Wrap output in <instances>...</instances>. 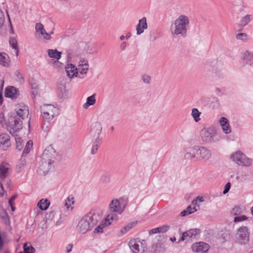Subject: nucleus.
<instances>
[{
  "label": "nucleus",
  "instance_id": "f257e3e1",
  "mask_svg": "<svg viewBox=\"0 0 253 253\" xmlns=\"http://www.w3.org/2000/svg\"><path fill=\"white\" fill-rule=\"evenodd\" d=\"M189 17L185 14L179 15L171 23L170 31L172 36H187L188 27L190 24Z\"/></svg>",
  "mask_w": 253,
  "mask_h": 253
},
{
  "label": "nucleus",
  "instance_id": "f03ea898",
  "mask_svg": "<svg viewBox=\"0 0 253 253\" xmlns=\"http://www.w3.org/2000/svg\"><path fill=\"white\" fill-rule=\"evenodd\" d=\"M94 214L88 213L79 221L77 229L82 234H84L90 230L96 223V220L93 218Z\"/></svg>",
  "mask_w": 253,
  "mask_h": 253
},
{
  "label": "nucleus",
  "instance_id": "7ed1b4c3",
  "mask_svg": "<svg viewBox=\"0 0 253 253\" xmlns=\"http://www.w3.org/2000/svg\"><path fill=\"white\" fill-rule=\"evenodd\" d=\"M250 232L248 227L242 226L238 228L235 235V242L240 245L247 244L250 240Z\"/></svg>",
  "mask_w": 253,
  "mask_h": 253
},
{
  "label": "nucleus",
  "instance_id": "20e7f679",
  "mask_svg": "<svg viewBox=\"0 0 253 253\" xmlns=\"http://www.w3.org/2000/svg\"><path fill=\"white\" fill-rule=\"evenodd\" d=\"M201 136L203 141L206 142H216L220 139V137L217 134L216 130L213 127L202 129Z\"/></svg>",
  "mask_w": 253,
  "mask_h": 253
},
{
  "label": "nucleus",
  "instance_id": "39448f33",
  "mask_svg": "<svg viewBox=\"0 0 253 253\" xmlns=\"http://www.w3.org/2000/svg\"><path fill=\"white\" fill-rule=\"evenodd\" d=\"M231 159L238 165L249 167L252 165V160L246 156L242 152L237 151L231 156Z\"/></svg>",
  "mask_w": 253,
  "mask_h": 253
},
{
  "label": "nucleus",
  "instance_id": "423d86ee",
  "mask_svg": "<svg viewBox=\"0 0 253 253\" xmlns=\"http://www.w3.org/2000/svg\"><path fill=\"white\" fill-rule=\"evenodd\" d=\"M42 117L48 122L53 118L57 113V109L52 104H44L41 107Z\"/></svg>",
  "mask_w": 253,
  "mask_h": 253
},
{
  "label": "nucleus",
  "instance_id": "0eeeda50",
  "mask_svg": "<svg viewBox=\"0 0 253 253\" xmlns=\"http://www.w3.org/2000/svg\"><path fill=\"white\" fill-rule=\"evenodd\" d=\"M129 248L133 253H142L147 248L146 241L138 239H132L129 242Z\"/></svg>",
  "mask_w": 253,
  "mask_h": 253
},
{
  "label": "nucleus",
  "instance_id": "6e6552de",
  "mask_svg": "<svg viewBox=\"0 0 253 253\" xmlns=\"http://www.w3.org/2000/svg\"><path fill=\"white\" fill-rule=\"evenodd\" d=\"M9 127L12 130L10 131L11 134L18 131L22 128V121L17 116L11 117L9 120Z\"/></svg>",
  "mask_w": 253,
  "mask_h": 253
},
{
  "label": "nucleus",
  "instance_id": "1a4fd4ad",
  "mask_svg": "<svg viewBox=\"0 0 253 253\" xmlns=\"http://www.w3.org/2000/svg\"><path fill=\"white\" fill-rule=\"evenodd\" d=\"M57 154L52 146L49 145L44 150L42 158L45 161H50L54 163Z\"/></svg>",
  "mask_w": 253,
  "mask_h": 253
},
{
  "label": "nucleus",
  "instance_id": "9d476101",
  "mask_svg": "<svg viewBox=\"0 0 253 253\" xmlns=\"http://www.w3.org/2000/svg\"><path fill=\"white\" fill-rule=\"evenodd\" d=\"M53 163L48 161L43 160L41 158V162L39 167L38 172L40 174H46L52 168V164Z\"/></svg>",
  "mask_w": 253,
  "mask_h": 253
},
{
  "label": "nucleus",
  "instance_id": "9b49d317",
  "mask_svg": "<svg viewBox=\"0 0 253 253\" xmlns=\"http://www.w3.org/2000/svg\"><path fill=\"white\" fill-rule=\"evenodd\" d=\"M199 151V146L189 147L185 150L184 158L187 160H191L195 158H198Z\"/></svg>",
  "mask_w": 253,
  "mask_h": 253
},
{
  "label": "nucleus",
  "instance_id": "f8f14e48",
  "mask_svg": "<svg viewBox=\"0 0 253 253\" xmlns=\"http://www.w3.org/2000/svg\"><path fill=\"white\" fill-rule=\"evenodd\" d=\"M109 209L113 212L121 214L124 210V207L122 208L119 200L115 199L111 201Z\"/></svg>",
  "mask_w": 253,
  "mask_h": 253
},
{
  "label": "nucleus",
  "instance_id": "ddd939ff",
  "mask_svg": "<svg viewBox=\"0 0 253 253\" xmlns=\"http://www.w3.org/2000/svg\"><path fill=\"white\" fill-rule=\"evenodd\" d=\"M66 72L67 73V76L72 79L74 77H79L81 79H83V77H80L79 75V72L78 71L77 68L76 66L73 64H67L66 67Z\"/></svg>",
  "mask_w": 253,
  "mask_h": 253
},
{
  "label": "nucleus",
  "instance_id": "4468645a",
  "mask_svg": "<svg viewBox=\"0 0 253 253\" xmlns=\"http://www.w3.org/2000/svg\"><path fill=\"white\" fill-rule=\"evenodd\" d=\"M101 124L99 122H95L91 126L90 135L95 138H99V135L102 131Z\"/></svg>",
  "mask_w": 253,
  "mask_h": 253
},
{
  "label": "nucleus",
  "instance_id": "2eb2a0df",
  "mask_svg": "<svg viewBox=\"0 0 253 253\" xmlns=\"http://www.w3.org/2000/svg\"><path fill=\"white\" fill-rule=\"evenodd\" d=\"M211 153L210 150L205 147L199 146L198 159L207 161L211 158Z\"/></svg>",
  "mask_w": 253,
  "mask_h": 253
},
{
  "label": "nucleus",
  "instance_id": "dca6fc26",
  "mask_svg": "<svg viewBox=\"0 0 253 253\" xmlns=\"http://www.w3.org/2000/svg\"><path fill=\"white\" fill-rule=\"evenodd\" d=\"M11 169V166L6 162H2L0 164V178L4 179L8 176Z\"/></svg>",
  "mask_w": 253,
  "mask_h": 253
},
{
  "label": "nucleus",
  "instance_id": "f3484780",
  "mask_svg": "<svg viewBox=\"0 0 253 253\" xmlns=\"http://www.w3.org/2000/svg\"><path fill=\"white\" fill-rule=\"evenodd\" d=\"M147 19L145 17H144L139 20V22L136 25V34L137 35H141L144 32L145 30L147 29Z\"/></svg>",
  "mask_w": 253,
  "mask_h": 253
},
{
  "label": "nucleus",
  "instance_id": "a211bd4d",
  "mask_svg": "<svg viewBox=\"0 0 253 253\" xmlns=\"http://www.w3.org/2000/svg\"><path fill=\"white\" fill-rule=\"evenodd\" d=\"M35 29L36 33L42 36L44 39L49 40L51 38L50 34L45 31L43 25L41 23L36 24Z\"/></svg>",
  "mask_w": 253,
  "mask_h": 253
},
{
  "label": "nucleus",
  "instance_id": "6ab92c4d",
  "mask_svg": "<svg viewBox=\"0 0 253 253\" xmlns=\"http://www.w3.org/2000/svg\"><path fill=\"white\" fill-rule=\"evenodd\" d=\"M16 113L18 117L24 120L29 115V110L27 106L25 105L19 106L16 108Z\"/></svg>",
  "mask_w": 253,
  "mask_h": 253
},
{
  "label": "nucleus",
  "instance_id": "aec40b11",
  "mask_svg": "<svg viewBox=\"0 0 253 253\" xmlns=\"http://www.w3.org/2000/svg\"><path fill=\"white\" fill-rule=\"evenodd\" d=\"M192 250L194 252H200L204 251H208L210 248L209 244L204 242H199L194 244L192 246Z\"/></svg>",
  "mask_w": 253,
  "mask_h": 253
},
{
  "label": "nucleus",
  "instance_id": "412c9836",
  "mask_svg": "<svg viewBox=\"0 0 253 253\" xmlns=\"http://www.w3.org/2000/svg\"><path fill=\"white\" fill-rule=\"evenodd\" d=\"M10 136L7 133H2L0 135V146H2V149L7 150L10 145Z\"/></svg>",
  "mask_w": 253,
  "mask_h": 253
},
{
  "label": "nucleus",
  "instance_id": "4be33fe9",
  "mask_svg": "<svg viewBox=\"0 0 253 253\" xmlns=\"http://www.w3.org/2000/svg\"><path fill=\"white\" fill-rule=\"evenodd\" d=\"M200 233V230L198 229H191L182 234L179 241H183L187 237L195 238L196 236Z\"/></svg>",
  "mask_w": 253,
  "mask_h": 253
},
{
  "label": "nucleus",
  "instance_id": "5701e85b",
  "mask_svg": "<svg viewBox=\"0 0 253 253\" xmlns=\"http://www.w3.org/2000/svg\"><path fill=\"white\" fill-rule=\"evenodd\" d=\"M242 59L244 62L250 65H253V53L248 50L242 53Z\"/></svg>",
  "mask_w": 253,
  "mask_h": 253
},
{
  "label": "nucleus",
  "instance_id": "b1692460",
  "mask_svg": "<svg viewBox=\"0 0 253 253\" xmlns=\"http://www.w3.org/2000/svg\"><path fill=\"white\" fill-rule=\"evenodd\" d=\"M57 95L58 97L62 100L68 98V92L64 85L61 84L58 87Z\"/></svg>",
  "mask_w": 253,
  "mask_h": 253
},
{
  "label": "nucleus",
  "instance_id": "393cba45",
  "mask_svg": "<svg viewBox=\"0 0 253 253\" xmlns=\"http://www.w3.org/2000/svg\"><path fill=\"white\" fill-rule=\"evenodd\" d=\"M48 55L51 58L56 59L54 63H59L58 61L61 57V52L58 51L57 49H49L47 50Z\"/></svg>",
  "mask_w": 253,
  "mask_h": 253
},
{
  "label": "nucleus",
  "instance_id": "a878e982",
  "mask_svg": "<svg viewBox=\"0 0 253 253\" xmlns=\"http://www.w3.org/2000/svg\"><path fill=\"white\" fill-rule=\"evenodd\" d=\"M169 226L168 225H164L161 227L152 229L149 231L150 235L156 234L157 233H165L169 230Z\"/></svg>",
  "mask_w": 253,
  "mask_h": 253
},
{
  "label": "nucleus",
  "instance_id": "bb28decb",
  "mask_svg": "<svg viewBox=\"0 0 253 253\" xmlns=\"http://www.w3.org/2000/svg\"><path fill=\"white\" fill-rule=\"evenodd\" d=\"M17 90L14 87L8 88L5 90V96L12 99L16 98L18 95Z\"/></svg>",
  "mask_w": 253,
  "mask_h": 253
},
{
  "label": "nucleus",
  "instance_id": "cd10ccee",
  "mask_svg": "<svg viewBox=\"0 0 253 253\" xmlns=\"http://www.w3.org/2000/svg\"><path fill=\"white\" fill-rule=\"evenodd\" d=\"M9 42L10 46L14 50L16 56L17 57L19 54V48L16 39L14 37H10Z\"/></svg>",
  "mask_w": 253,
  "mask_h": 253
},
{
  "label": "nucleus",
  "instance_id": "c85d7f7f",
  "mask_svg": "<svg viewBox=\"0 0 253 253\" xmlns=\"http://www.w3.org/2000/svg\"><path fill=\"white\" fill-rule=\"evenodd\" d=\"M10 60L8 55L5 53H0V64L6 67L8 66Z\"/></svg>",
  "mask_w": 253,
  "mask_h": 253
},
{
  "label": "nucleus",
  "instance_id": "c756f323",
  "mask_svg": "<svg viewBox=\"0 0 253 253\" xmlns=\"http://www.w3.org/2000/svg\"><path fill=\"white\" fill-rule=\"evenodd\" d=\"M95 94L88 97L86 99V102L83 105V107L84 109L88 108L90 106L93 105L96 102Z\"/></svg>",
  "mask_w": 253,
  "mask_h": 253
},
{
  "label": "nucleus",
  "instance_id": "7c9ffc66",
  "mask_svg": "<svg viewBox=\"0 0 253 253\" xmlns=\"http://www.w3.org/2000/svg\"><path fill=\"white\" fill-rule=\"evenodd\" d=\"M49 205L50 202L47 199H44L41 200L38 203V206L42 211L47 210Z\"/></svg>",
  "mask_w": 253,
  "mask_h": 253
},
{
  "label": "nucleus",
  "instance_id": "2f4dec72",
  "mask_svg": "<svg viewBox=\"0 0 253 253\" xmlns=\"http://www.w3.org/2000/svg\"><path fill=\"white\" fill-rule=\"evenodd\" d=\"M101 143V139L100 138H95V140L93 142V144L92 146V148L91 150V154L92 155H94L96 153L98 147L100 146Z\"/></svg>",
  "mask_w": 253,
  "mask_h": 253
},
{
  "label": "nucleus",
  "instance_id": "473e14b6",
  "mask_svg": "<svg viewBox=\"0 0 253 253\" xmlns=\"http://www.w3.org/2000/svg\"><path fill=\"white\" fill-rule=\"evenodd\" d=\"M110 175L107 172L101 174L99 177V181L102 183H107L110 181Z\"/></svg>",
  "mask_w": 253,
  "mask_h": 253
},
{
  "label": "nucleus",
  "instance_id": "72a5a7b5",
  "mask_svg": "<svg viewBox=\"0 0 253 253\" xmlns=\"http://www.w3.org/2000/svg\"><path fill=\"white\" fill-rule=\"evenodd\" d=\"M252 19V15L251 14H247L242 17L240 21V25L242 26H245L250 22Z\"/></svg>",
  "mask_w": 253,
  "mask_h": 253
},
{
  "label": "nucleus",
  "instance_id": "f704fd0d",
  "mask_svg": "<svg viewBox=\"0 0 253 253\" xmlns=\"http://www.w3.org/2000/svg\"><path fill=\"white\" fill-rule=\"evenodd\" d=\"M201 114V113L197 108L192 109L191 116L196 122H198L201 120L200 118Z\"/></svg>",
  "mask_w": 253,
  "mask_h": 253
},
{
  "label": "nucleus",
  "instance_id": "c9c22d12",
  "mask_svg": "<svg viewBox=\"0 0 253 253\" xmlns=\"http://www.w3.org/2000/svg\"><path fill=\"white\" fill-rule=\"evenodd\" d=\"M23 248L24 253H34L35 252V248L28 243L24 244Z\"/></svg>",
  "mask_w": 253,
  "mask_h": 253
},
{
  "label": "nucleus",
  "instance_id": "e433bc0d",
  "mask_svg": "<svg viewBox=\"0 0 253 253\" xmlns=\"http://www.w3.org/2000/svg\"><path fill=\"white\" fill-rule=\"evenodd\" d=\"M33 147V142L31 140L28 141L26 145V146L24 149L22 156H24L28 154L30 152V150Z\"/></svg>",
  "mask_w": 253,
  "mask_h": 253
},
{
  "label": "nucleus",
  "instance_id": "4c0bfd02",
  "mask_svg": "<svg viewBox=\"0 0 253 253\" xmlns=\"http://www.w3.org/2000/svg\"><path fill=\"white\" fill-rule=\"evenodd\" d=\"M15 76L16 77V80L20 83L23 82V77L22 74L19 71L17 70L15 72Z\"/></svg>",
  "mask_w": 253,
  "mask_h": 253
},
{
  "label": "nucleus",
  "instance_id": "58836bf2",
  "mask_svg": "<svg viewBox=\"0 0 253 253\" xmlns=\"http://www.w3.org/2000/svg\"><path fill=\"white\" fill-rule=\"evenodd\" d=\"M236 38L243 41H246L247 39V34L245 33L238 34L236 35Z\"/></svg>",
  "mask_w": 253,
  "mask_h": 253
},
{
  "label": "nucleus",
  "instance_id": "ea45409f",
  "mask_svg": "<svg viewBox=\"0 0 253 253\" xmlns=\"http://www.w3.org/2000/svg\"><path fill=\"white\" fill-rule=\"evenodd\" d=\"M135 224L136 223L135 222L128 224L123 228V229L122 230V232L123 233H126L127 231L130 230L133 227V226H134Z\"/></svg>",
  "mask_w": 253,
  "mask_h": 253
},
{
  "label": "nucleus",
  "instance_id": "a19ab883",
  "mask_svg": "<svg viewBox=\"0 0 253 253\" xmlns=\"http://www.w3.org/2000/svg\"><path fill=\"white\" fill-rule=\"evenodd\" d=\"M248 219V217L246 215H240L236 216L234 218V221L235 222H238L246 220Z\"/></svg>",
  "mask_w": 253,
  "mask_h": 253
},
{
  "label": "nucleus",
  "instance_id": "79ce46f5",
  "mask_svg": "<svg viewBox=\"0 0 253 253\" xmlns=\"http://www.w3.org/2000/svg\"><path fill=\"white\" fill-rule=\"evenodd\" d=\"M15 140L17 144L16 149L20 151L23 147L22 140L20 138H17Z\"/></svg>",
  "mask_w": 253,
  "mask_h": 253
},
{
  "label": "nucleus",
  "instance_id": "37998d69",
  "mask_svg": "<svg viewBox=\"0 0 253 253\" xmlns=\"http://www.w3.org/2000/svg\"><path fill=\"white\" fill-rule=\"evenodd\" d=\"M5 22V17L3 12L0 9V29H1L4 25Z\"/></svg>",
  "mask_w": 253,
  "mask_h": 253
},
{
  "label": "nucleus",
  "instance_id": "c03bdc74",
  "mask_svg": "<svg viewBox=\"0 0 253 253\" xmlns=\"http://www.w3.org/2000/svg\"><path fill=\"white\" fill-rule=\"evenodd\" d=\"M88 70V66L79 67V73L81 75L85 74Z\"/></svg>",
  "mask_w": 253,
  "mask_h": 253
},
{
  "label": "nucleus",
  "instance_id": "a18cd8bd",
  "mask_svg": "<svg viewBox=\"0 0 253 253\" xmlns=\"http://www.w3.org/2000/svg\"><path fill=\"white\" fill-rule=\"evenodd\" d=\"M223 131L226 134L230 133L231 131V129L229 125H225L221 126Z\"/></svg>",
  "mask_w": 253,
  "mask_h": 253
},
{
  "label": "nucleus",
  "instance_id": "49530a36",
  "mask_svg": "<svg viewBox=\"0 0 253 253\" xmlns=\"http://www.w3.org/2000/svg\"><path fill=\"white\" fill-rule=\"evenodd\" d=\"M88 66V61L84 58L80 59L79 67Z\"/></svg>",
  "mask_w": 253,
  "mask_h": 253
},
{
  "label": "nucleus",
  "instance_id": "de8ad7c7",
  "mask_svg": "<svg viewBox=\"0 0 253 253\" xmlns=\"http://www.w3.org/2000/svg\"><path fill=\"white\" fill-rule=\"evenodd\" d=\"M219 123H220V125L221 126L225 125H229L228 120L225 117H221L220 119Z\"/></svg>",
  "mask_w": 253,
  "mask_h": 253
},
{
  "label": "nucleus",
  "instance_id": "09e8293b",
  "mask_svg": "<svg viewBox=\"0 0 253 253\" xmlns=\"http://www.w3.org/2000/svg\"><path fill=\"white\" fill-rule=\"evenodd\" d=\"M241 211V209L239 207H236L234 209H232L231 213L233 215H238L240 213Z\"/></svg>",
  "mask_w": 253,
  "mask_h": 253
},
{
  "label": "nucleus",
  "instance_id": "8fccbe9b",
  "mask_svg": "<svg viewBox=\"0 0 253 253\" xmlns=\"http://www.w3.org/2000/svg\"><path fill=\"white\" fill-rule=\"evenodd\" d=\"M104 225L103 224H100L95 228L94 230L95 233H102L103 231V228Z\"/></svg>",
  "mask_w": 253,
  "mask_h": 253
},
{
  "label": "nucleus",
  "instance_id": "3c124183",
  "mask_svg": "<svg viewBox=\"0 0 253 253\" xmlns=\"http://www.w3.org/2000/svg\"><path fill=\"white\" fill-rule=\"evenodd\" d=\"M230 187L231 184L230 182H228L226 184L224 187V189L223 191V194H225L228 192L229 190H230Z\"/></svg>",
  "mask_w": 253,
  "mask_h": 253
},
{
  "label": "nucleus",
  "instance_id": "603ef678",
  "mask_svg": "<svg viewBox=\"0 0 253 253\" xmlns=\"http://www.w3.org/2000/svg\"><path fill=\"white\" fill-rule=\"evenodd\" d=\"M186 211L188 212V214H191L195 211H197V209L195 208H192L191 206H189L186 209Z\"/></svg>",
  "mask_w": 253,
  "mask_h": 253
},
{
  "label": "nucleus",
  "instance_id": "864d4df0",
  "mask_svg": "<svg viewBox=\"0 0 253 253\" xmlns=\"http://www.w3.org/2000/svg\"><path fill=\"white\" fill-rule=\"evenodd\" d=\"M142 79L145 83L149 84L150 83V76H146V75H143L142 77Z\"/></svg>",
  "mask_w": 253,
  "mask_h": 253
},
{
  "label": "nucleus",
  "instance_id": "5fc2aeb1",
  "mask_svg": "<svg viewBox=\"0 0 253 253\" xmlns=\"http://www.w3.org/2000/svg\"><path fill=\"white\" fill-rule=\"evenodd\" d=\"M1 218L3 219V221L4 222L5 224H9V220L6 213H5L3 216H1Z\"/></svg>",
  "mask_w": 253,
  "mask_h": 253
},
{
  "label": "nucleus",
  "instance_id": "6e6d98bb",
  "mask_svg": "<svg viewBox=\"0 0 253 253\" xmlns=\"http://www.w3.org/2000/svg\"><path fill=\"white\" fill-rule=\"evenodd\" d=\"M32 89H37L38 88V84L36 83H32L31 81L30 83Z\"/></svg>",
  "mask_w": 253,
  "mask_h": 253
},
{
  "label": "nucleus",
  "instance_id": "4d7b16f0",
  "mask_svg": "<svg viewBox=\"0 0 253 253\" xmlns=\"http://www.w3.org/2000/svg\"><path fill=\"white\" fill-rule=\"evenodd\" d=\"M17 195H14L12 196L9 200L8 203L9 205H11V204H13V202L15 200V199L17 198Z\"/></svg>",
  "mask_w": 253,
  "mask_h": 253
},
{
  "label": "nucleus",
  "instance_id": "13d9d810",
  "mask_svg": "<svg viewBox=\"0 0 253 253\" xmlns=\"http://www.w3.org/2000/svg\"><path fill=\"white\" fill-rule=\"evenodd\" d=\"M126 43L125 42H123L121 44V48L122 49V50H124L126 48Z\"/></svg>",
  "mask_w": 253,
  "mask_h": 253
},
{
  "label": "nucleus",
  "instance_id": "bf43d9fd",
  "mask_svg": "<svg viewBox=\"0 0 253 253\" xmlns=\"http://www.w3.org/2000/svg\"><path fill=\"white\" fill-rule=\"evenodd\" d=\"M42 128L44 131H47L49 130L48 125L45 126V124H44L42 126Z\"/></svg>",
  "mask_w": 253,
  "mask_h": 253
},
{
  "label": "nucleus",
  "instance_id": "052dcab7",
  "mask_svg": "<svg viewBox=\"0 0 253 253\" xmlns=\"http://www.w3.org/2000/svg\"><path fill=\"white\" fill-rule=\"evenodd\" d=\"M72 245L71 244H69L67 246L66 249L67 253H70L72 251Z\"/></svg>",
  "mask_w": 253,
  "mask_h": 253
},
{
  "label": "nucleus",
  "instance_id": "680f3d73",
  "mask_svg": "<svg viewBox=\"0 0 253 253\" xmlns=\"http://www.w3.org/2000/svg\"><path fill=\"white\" fill-rule=\"evenodd\" d=\"M114 216H113L112 214H108V215L106 216V217L105 219H106V220H109L110 219L113 220V219H114Z\"/></svg>",
  "mask_w": 253,
  "mask_h": 253
},
{
  "label": "nucleus",
  "instance_id": "e2e57ef3",
  "mask_svg": "<svg viewBox=\"0 0 253 253\" xmlns=\"http://www.w3.org/2000/svg\"><path fill=\"white\" fill-rule=\"evenodd\" d=\"M188 214V212L186 211V210H184V211H182L181 212L180 215L181 216H184L187 215Z\"/></svg>",
  "mask_w": 253,
  "mask_h": 253
},
{
  "label": "nucleus",
  "instance_id": "0e129e2a",
  "mask_svg": "<svg viewBox=\"0 0 253 253\" xmlns=\"http://www.w3.org/2000/svg\"><path fill=\"white\" fill-rule=\"evenodd\" d=\"M197 201H198L199 202H203L204 201V198L203 197L198 196L196 198Z\"/></svg>",
  "mask_w": 253,
  "mask_h": 253
},
{
  "label": "nucleus",
  "instance_id": "69168bd1",
  "mask_svg": "<svg viewBox=\"0 0 253 253\" xmlns=\"http://www.w3.org/2000/svg\"><path fill=\"white\" fill-rule=\"evenodd\" d=\"M158 245H159L160 248L158 249H156V251H158L159 252L163 251V248L161 247V245L160 244H158V245H156V246H157Z\"/></svg>",
  "mask_w": 253,
  "mask_h": 253
},
{
  "label": "nucleus",
  "instance_id": "338daca9",
  "mask_svg": "<svg viewBox=\"0 0 253 253\" xmlns=\"http://www.w3.org/2000/svg\"><path fill=\"white\" fill-rule=\"evenodd\" d=\"M3 102V98L1 93H0V105L2 104Z\"/></svg>",
  "mask_w": 253,
  "mask_h": 253
},
{
  "label": "nucleus",
  "instance_id": "774afa93",
  "mask_svg": "<svg viewBox=\"0 0 253 253\" xmlns=\"http://www.w3.org/2000/svg\"><path fill=\"white\" fill-rule=\"evenodd\" d=\"M131 33H128L127 34H126V39H129L131 37Z\"/></svg>",
  "mask_w": 253,
  "mask_h": 253
}]
</instances>
